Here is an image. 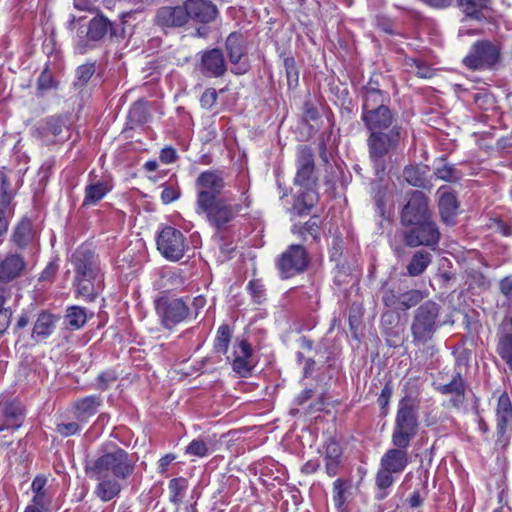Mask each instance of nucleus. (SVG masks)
Masks as SVG:
<instances>
[{
	"label": "nucleus",
	"instance_id": "1",
	"mask_svg": "<svg viewBox=\"0 0 512 512\" xmlns=\"http://www.w3.org/2000/svg\"><path fill=\"white\" fill-rule=\"evenodd\" d=\"M137 459L113 442L102 444L97 454L84 463V471L89 479L97 481L94 494L103 502L116 498L121 490V481L130 478L136 468Z\"/></svg>",
	"mask_w": 512,
	"mask_h": 512
},
{
	"label": "nucleus",
	"instance_id": "2",
	"mask_svg": "<svg viewBox=\"0 0 512 512\" xmlns=\"http://www.w3.org/2000/svg\"><path fill=\"white\" fill-rule=\"evenodd\" d=\"M225 186L224 173L220 170L203 171L195 180V212L217 231L226 230L236 216L251 205L246 192L242 193L240 202L236 204L220 198Z\"/></svg>",
	"mask_w": 512,
	"mask_h": 512
},
{
	"label": "nucleus",
	"instance_id": "3",
	"mask_svg": "<svg viewBox=\"0 0 512 512\" xmlns=\"http://www.w3.org/2000/svg\"><path fill=\"white\" fill-rule=\"evenodd\" d=\"M71 262L75 272L73 286L76 295L93 301L103 280L98 256L88 246L82 245L73 253Z\"/></svg>",
	"mask_w": 512,
	"mask_h": 512
},
{
	"label": "nucleus",
	"instance_id": "4",
	"mask_svg": "<svg viewBox=\"0 0 512 512\" xmlns=\"http://www.w3.org/2000/svg\"><path fill=\"white\" fill-rule=\"evenodd\" d=\"M367 147L369 158L376 174L384 172L386 168L385 157L397 150L403 136L402 127L392 126L389 130L368 132Z\"/></svg>",
	"mask_w": 512,
	"mask_h": 512
},
{
	"label": "nucleus",
	"instance_id": "5",
	"mask_svg": "<svg viewBox=\"0 0 512 512\" xmlns=\"http://www.w3.org/2000/svg\"><path fill=\"white\" fill-rule=\"evenodd\" d=\"M418 407L411 398L399 401L392 432V443L398 448H408L418 429Z\"/></svg>",
	"mask_w": 512,
	"mask_h": 512
},
{
	"label": "nucleus",
	"instance_id": "6",
	"mask_svg": "<svg viewBox=\"0 0 512 512\" xmlns=\"http://www.w3.org/2000/svg\"><path fill=\"white\" fill-rule=\"evenodd\" d=\"M502 62V47L500 43L490 40H477L472 44L463 65L473 71L496 70Z\"/></svg>",
	"mask_w": 512,
	"mask_h": 512
},
{
	"label": "nucleus",
	"instance_id": "7",
	"mask_svg": "<svg viewBox=\"0 0 512 512\" xmlns=\"http://www.w3.org/2000/svg\"><path fill=\"white\" fill-rule=\"evenodd\" d=\"M439 305L433 301H426L414 312L411 324L413 341L424 344L428 342L437 329Z\"/></svg>",
	"mask_w": 512,
	"mask_h": 512
},
{
	"label": "nucleus",
	"instance_id": "8",
	"mask_svg": "<svg viewBox=\"0 0 512 512\" xmlns=\"http://www.w3.org/2000/svg\"><path fill=\"white\" fill-rule=\"evenodd\" d=\"M310 259L306 249L299 244H292L277 258L276 267L281 279H289L303 273Z\"/></svg>",
	"mask_w": 512,
	"mask_h": 512
},
{
	"label": "nucleus",
	"instance_id": "9",
	"mask_svg": "<svg viewBox=\"0 0 512 512\" xmlns=\"http://www.w3.org/2000/svg\"><path fill=\"white\" fill-rule=\"evenodd\" d=\"M160 323L166 329H173L190 315L187 303L181 298H160L155 302Z\"/></svg>",
	"mask_w": 512,
	"mask_h": 512
},
{
	"label": "nucleus",
	"instance_id": "10",
	"mask_svg": "<svg viewBox=\"0 0 512 512\" xmlns=\"http://www.w3.org/2000/svg\"><path fill=\"white\" fill-rule=\"evenodd\" d=\"M157 249L170 261L180 260L188 248L183 233L172 227H164L157 236Z\"/></svg>",
	"mask_w": 512,
	"mask_h": 512
},
{
	"label": "nucleus",
	"instance_id": "11",
	"mask_svg": "<svg viewBox=\"0 0 512 512\" xmlns=\"http://www.w3.org/2000/svg\"><path fill=\"white\" fill-rule=\"evenodd\" d=\"M410 230L404 233V242L409 247L437 246L440 241V231L434 221L430 219L414 223Z\"/></svg>",
	"mask_w": 512,
	"mask_h": 512
},
{
	"label": "nucleus",
	"instance_id": "12",
	"mask_svg": "<svg viewBox=\"0 0 512 512\" xmlns=\"http://www.w3.org/2000/svg\"><path fill=\"white\" fill-rule=\"evenodd\" d=\"M296 174L294 184L301 187H315L317 175L313 150L305 145L298 147L296 152Z\"/></svg>",
	"mask_w": 512,
	"mask_h": 512
},
{
	"label": "nucleus",
	"instance_id": "13",
	"mask_svg": "<svg viewBox=\"0 0 512 512\" xmlns=\"http://www.w3.org/2000/svg\"><path fill=\"white\" fill-rule=\"evenodd\" d=\"M153 24L165 34L187 25L184 3L159 7L154 15Z\"/></svg>",
	"mask_w": 512,
	"mask_h": 512
},
{
	"label": "nucleus",
	"instance_id": "14",
	"mask_svg": "<svg viewBox=\"0 0 512 512\" xmlns=\"http://www.w3.org/2000/svg\"><path fill=\"white\" fill-rule=\"evenodd\" d=\"M425 298L418 289L403 290L400 287L386 289L382 296L384 305L394 311H407Z\"/></svg>",
	"mask_w": 512,
	"mask_h": 512
},
{
	"label": "nucleus",
	"instance_id": "15",
	"mask_svg": "<svg viewBox=\"0 0 512 512\" xmlns=\"http://www.w3.org/2000/svg\"><path fill=\"white\" fill-rule=\"evenodd\" d=\"M430 218L431 213L428 209V198L421 191H413L408 203L402 210V224L410 226L414 223H420Z\"/></svg>",
	"mask_w": 512,
	"mask_h": 512
},
{
	"label": "nucleus",
	"instance_id": "16",
	"mask_svg": "<svg viewBox=\"0 0 512 512\" xmlns=\"http://www.w3.org/2000/svg\"><path fill=\"white\" fill-rule=\"evenodd\" d=\"M65 122L60 116H50L40 120L33 128L32 136L45 145L57 143L63 139Z\"/></svg>",
	"mask_w": 512,
	"mask_h": 512
},
{
	"label": "nucleus",
	"instance_id": "17",
	"mask_svg": "<svg viewBox=\"0 0 512 512\" xmlns=\"http://www.w3.org/2000/svg\"><path fill=\"white\" fill-rule=\"evenodd\" d=\"M187 23L193 20L198 23L208 24L213 22L219 11L214 3L208 0H185Z\"/></svg>",
	"mask_w": 512,
	"mask_h": 512
},
{
	"label": "nucleus",
	"instance_id": "18",
	"mask_svg": "<svg viewBox=\"0 0 512 512\" xmlns=\"http://www.w3.org/2000/svg\"><path fill=\"white\" fill-rule=\"evenodd\" d=\"M396 119L397 112L390 107H380V109L361 113V120L368 132L389 130L395 125Z\"/></svg>",
	"mask_w": 512,
	"mask_h": 512
},
{
	"label": "nucleus",
	"instance_id": "19",
	"mask_svg": "<svg viewBox=\"0 0 512 512\" xmlns=\"http://www.w3.org/2000/svg\"><path fill=\"white\" fill-rule=\"evenodd\" d=\"M362 113L369 112L373 109H380L389 107L390 95L388 92L379 88L378 82L370 79L369 82L363 86L362 92Z\"/></svg>",
	"mask_w": 512,
	"mask_h": 512
},
{
	"label": "nucleus",
	"instance_id": "20",
	"mask_svg": "<svg viewBox=\"0 0 512 512\" xmlns=\"http://www.w3.org/2000/svg\"><path fill=\"white\" fill-rule=\"evenodd\" d=\"M436 389L442 395L450 396V407L457 410L464 408L466 402V384L459 372L453 374L448 383L438 384Z\"/></svg>",
	"mask_w": 512,
	"mask_h": 512
},
{
	"label": "nucleus",
	"instance_id": "21",
	"mask_svg": "<svg viewBox=\"0 0 512 512\" xmlns=\"http://www.w3.org/2000/svg\"><path fill=\"white\" fill-rule=\"evenodd\" d=\"M199 69L206 77H222L227 70L223 52L218 48L202 52Z\"/></svg>",
	"mask_w": 512,
	"mask_h": 512
},
{
	"label": "nucleus",
	"instance_id": "22",
	"mask_svg": "<svg viewBox=\"0 0 512 512\" xmlns=\"http://www.w3.org/2000/svg\"><path fill=\"white\" fill-rule=\"evenodd\" d=\"M23 419V408L18 401H0V432L18 429L22 425Z\"/></svg>",
	"mask_w": 512,
	"mask_h": 512
},
{
	"label": "nucleus",
	"instance_id": "23",
	"mask_svg": "<svg viewBox=\"0 0 512 512\" xmlns=\"http://www.w3.org/2000/svg\"><path fill=\"white\" fill-rule=\"evenodd\" d=\"M25 259L17 253H8L4 257L0 255V282L11 284L20 277L26 269Z\"/></svg>",
	"mask_w": 512,
	"mask_h": 512
},
{
	"label": "nucleus",
	"instance_id": "24",
	"mask_svg": "<svg viewBox=\"0 0 512 512\" xmlns=\"http://www.w3.org/2000/svg\"><path fill=\"white\" fill-rule=\"evenodd\" d=\"M225 46L230 62L238 65L234 72L244 74L247 71V66L240 63L242 57L246 54L243 37L240 34L231 33L226 39Z\"/></svg>",
	"mask_w": 512,
	"mask_h": 512
},
{
	"label": "nucleus",
	"instance_id": "25",
	"mask_svg": "<svg viewBox=\"0 0 512 512\" xmlns=\"http://www.w3.org/2000/svg\"><path fill=\"white\" fill-rule=\"evenodd\" d=\"M234 359L232 367L242 377H247L251 374L252 364V348L246 340L239 341L238 345L234 349Z\"/></svg>",
	"mask_w": 512,
	"mask_h": 512
},
{
	"label": "nucleus",
	"instance_id": "26",
	"mask_svg": "<svg viewBox=\"0 0 512 512\" xmlns=\"http://www.w3.org/2000/svg\"><path fill=\"white\" fill-rule=\"evenodd\" d=\"M407 448H392L387 450L381 458L380 467L394 473H401L408 465Z\"/></svg>",
	"mask_w": 512,
	"mask_h": 512
},
{
	"label": "nucleus",
	"instance_id": "27",
	"mask_svg": "<svg viewBox=\"0 0 512 512\" xmlns=\"http://www.w3.org/2000/svg\"><path fill=\"white\" fill-rule=\"evenodd\" d=\"M57 320L56 316L48 312H41L35 321L32 338L40 341L50 336L56 327Z\"/></svg>",
	"mask_w": 512,
	"mask_h": 512
},
{
	"label": "nucleus",
	"instance_id": "28",
	"mask_svg": "<svg viewBox=\"0 0 512 512\" xmlns=\"http://www.w3.org/2000/svg\"><path fill=\"white\" fill-rule=\"evenodd\" d=\"M497 427L500 431H505L512 427V402L507 393H502L496 407Z\"/></svg>",
	"mask_w": 512,
	"mask_h": 512
},
{
	"label": "nucleus",
	"instance_id": "29",
	"mask_svg": "<svg viewBox=\"0 0 512 512\" xmlns=\"http://www.w3.org/2000/svg\"><path fill=\"white\" fill-rule=\"evenodd\" d=\"M457 210L458 201L455 194L447 191L442 192L439 198V211L442 221L447 225H453Z\"/></svg>",
	"mask_w": 512,
	"mask_h": 512
},
{
	"label": "nucleus",
	"instance_id": "30",
	"mask_svg": "<svg viewBox=\"0 0 512 512\" xmlns=\"http://www.w3.org/2000/svg\"><path fill=\"white\" fill-rule=\"evenodd\" d=\"M35 238V232L33 230V224L29 219H22L15 227L11 241L13 244L23 249L27 247Z\"/></svg>",
	"mask_w": 512,
	"mask_h": 512
},
{
	"label": "nucleus",
	"instance_id": "31",
	"mask_svg": "<svg viewBox=\"0 0 512 512\" xmlns=\"http://www.w3.org/2000/svg\"><path fill=\"white\" fill-rule=\"evenodd\" d=\"M321 220L318 216H312L304 224H294L291 228V232L298 236L302 241H307L310 236L314 242H318L320 239Z\"/></svg>",
	"mask_w": 512,
	"mask_h": 512
},
{
	"label": "nucleus",
	"instance_id": "32",
	"mask_svg": "<svg viewBox=\"0 0 512 512\" xmlns=\"http://www.w3.org/2000/svg\"><path fill=\"white\" fill-rule=\"evenodd\" d=\"M108 32L113 36V24L103 15L94 17L90 22L87 30V37L92 41L101 40Z\"/></svg>",
	"mask_w": 512,
	"mask_h": 512
},
{
	"label": "nucleus",
	"instance_id": "33",
	"mask_svg": "<svg viewBox=\"0 0 512 512\" xmlns=\"http://www.w3.org/2000/svg\"><path fill=\"white\" fill-rule=\"evenodd\" d=\"M305 190L297 195L294 200L293 210L299 215L307 214L318 200L314 187H303Z\"/></svg>",
	"mask_w": 512,
	"mask_h": 512
},
{
	"label": "nucleus",
	"instance_id": "34",
	"mask_svg": "<svg viewBox=\"0 0 512 512\" xmlns=\"http://www.w3.org/2000/svg\"><path fill=\"white\" fill-rule=\"evenodd\" d=\"M101 398L95 395L86 396L74 403L77 418L80 420L87 419L97 413L101 405Z\"/></svg>",
	"mask_w": 512,
	"mask_h": 512
},
{
	"label": "nucleus",
	"instance_id": "35",
	"mask_svg": "<svg viewBox=\"0 0 512 512\" xmlns=\"http://www.w3.org/2000/svg\"><path fill=\"white\" fill-rule=\"evenodd\" d=\"M510 331L503 333L497 343V353L504 363L512 370V310L508 318Z\"/></svg>",
	"mask_w": 512,
	"mask_h": 512
},
{
	"label": "nucleus",
	"instance_id": "36",
	"mask_svg": "<svg viewBox=\"0 0 512 512\" xmlns=\"http://www.w3.org/2000/svg\"><path fill=\"white\" fill-rule=\"evenodd\" d=\"M432 262V255L424 250L417 251L407 265V273L409 276L416 277L424 273Z\"/></svg>",
	"mask_w": 512,
	"mask_h": 512
},
{
	"label": "nucleus",
	"instance_id": "37",
	"mask_svg": "<svg viewBox=\"0 0 512 512\" xmlns=\"http://www.w3.org/2000/svg\"><path fill=\"white\" fill-rule=\"evenodd\" d=\"M109 190L110 188L101 181L87 185L85 188V197L82 205L92 206L97 204L105 197Z\"/></svg>",
	"mask_w": 512,
	"mask_h": 512
},
{
	"label": "nucleus",
	"instance_id": "38",
	"mask_svg": "<svg viewBox=\"0 0 512 512\" xmlns=\"http://www.w3.org/2000/svg\"><path fill=\"white\" fill-rule=\"evenodd\" d=\"M168 489L170 493V502L173 503L177 508H179L183 502L186 491L188 489L187 479L184 477L171 479L169 481Z\"/></svg>",
	"mask_w": 512,
	"mask_h": 512
},
{
	"label": "nucleus",
	"instance_id": "39",
	"mask_svg": "<svg viewBox=\"0 0 512 512\" xmlns=\"http://www.w3.org/2000/svg\"><path fill=\"white\" fill-rule=\"evenodd\" d=\"M18 187H13L8 171L0 168V204L10 205L17 193Z\"/></svg>",
	"mask_w": 512,
	"mask_h": 512
},
{
	"label": "nucleus",
	"instance_id": "40",
	"mask_svg": "<svg viewBox=\"0 0 512 512\" xmlns=\"http://www.w3.org/2000/svg\"><path fill=\"white\" fill-rule=\"evenodd\" d=\"M350 489V484L340 478L333 482V502L337 512L348 510L346 507L347 493Z\"/></svg>",
	"mask_w": 512,
	"mask_h": 512
},
{
	"label": "nucleus",
	"instance_id": "41",
	"mask_svg": "<svg viewBox=\"0 0 512 512\" xmlns=\"http://www.w3.org/2000/svg\"><path fill=\"white\" fill-rule=\"evenodd\" d=\"M458 5L467 17L480 19L487 8L486 0H458Z\"/></svg>",
	"mask_w": 512,
	"mask_h": 512
},
{
	"label": "nucleus",
	"instance_id": "42",
	"mask_svg": "<svg viewBox=\"0 0 512 512\" xmlns=\"http://www.w3.org/2000/svg\"><path fill=\"white\" fill-rule=\"evenodd\" d=\"M393 474L394 472L387 471L382 467L379 468L375 478V483L378 488L376 498L378 500H382L388 495L387 489L394 483Z\"/></svg>",
	"mask_w": 512,
	"mask_h": 512
},
{
	"label": "nucleus",
	"instance_id": "43",
	"mask_svg": "<svg viewBox=\"0 0 512 512\" xmlns=\"http://www.w3.org/2000/svg\"><path fill=\"white\" fill-rule=\"evenodd\" d=\"M232 333L227 324L221 325L218 330L214 341V350L217 353L226 354L231 341Z\"/></svg>",
	"mask_w": 512,
	"mask_h": 512
},
{
	"label": "nucleus",
	"instance_id": "44",
	"mask_svg": "<svg viewBox=\"0 0 512 512\" xmlns=\"http://www.w3.org/2000/svg\"><path fill=\"white\" fill-rule=\"evenodd\" d=\"M66 321L71 329L77 330L81 328L87 321L86 310L80 306L68 308Z\"/></svg>",
	"mask_w": 512,
	"mask_h": 512
},
{
	"label": "nucleus",
	"instance_id": "45",
	"mask_svg": "<svg viewBox=\"0 0 512 512\" xmlns=\"http://www.w3.org/2000/svg\"><path fill=\"white\" fill-rule=\"evenodd\" d=\"M403 177L410 185L424 187L426 183L425 169L418 166L405 167Z\"/></svg>",
	"mask_w": 512,
	"mask_h": 512
},
{
	"label": "nucleus",
	"instance_id": "46",
	"mask_svg": "<svg viewBox=\"0 0 512 512\" xmlns=\"http://www.w3.org/2000/svg\"><path fill=\"white\" fill-rule=\"evenodd\" d=\"M95 73L94 63H86L79 66L76 70V82L75 85L83 87L91 79Z\"/></svg>",
	"mask_w": 512,
	"mask_h": 512
},
{
	"label": "nucleus",
	"instance_id": "47",
	"mask_svg": "<svg viewBox=\"0 0 512 512\" xmlns=\"http://www.w3.org/2000/svg\"><path fill=\"white\" fill-rule=\"evenodd\" d=\"M185 453L190 456L202 458L209 455V448L203 440L194 439L186 447Z\"/></svg>",
	"mask_w": 512,
	"mask_h": 512
},
{
	"label": "nucleus",
	"instance_id": "48",
	"mask_svg": "<svg viewBox=\"0 0 512 512\" xmlns=\"http://www.w3.org/2000/svg\"><path fill=\"white\" fill-rule=\"evenodd\" d=\"M253 301L262 304L266 299L265 287L260 280H251L247 286Z\"/></svg>",
	"mask_w": 512,
	"mask_h": 512
},
{
	"label": "nucleus",
	"instance_id": "49",
	"mask_svg": "<svg viewBox=\"0 0 512 512\" xmlns=\"http://www.w3.org/2000/svg\"><path fill=\"white\" fill-rule=\"evenodd\" d=\"M435 175L444 181L454 182L457 181L460 176L458 171L452 165H443L442 167L436 168Z\"/></svg>",
	"mask_w": 512,
	"mask_h": 512
},
{
	"label": "nucleus",
	"instance_id": "50",
	"mask_svg": "<svg viewBox=\"0 0 512 512\" xmlns=\"http://www.w3.org/2000/svg\"><path fill=\"white\" fill-rule=\"evenodd\" d=\"M284 67L286 70V76L289 87L297 86L299 73L295 65V60L292 57H288L284 60Z\"/></svg>",
	"mask_w": 512,
	"mask_h": 512
},
{
	"label": "nucleus",
	"instance_id": "51",
	"mask_svg": "<svg viewBox=\"0 0 512 512\" xmlns=\"http://www.w3.org/2000/svg\"><path fill=\"white\" fill-rule=\"evenodd\" d=\"M181 191L177 185H163L161 200L164 204H170L180 197Z\"/></svg>",
	"mask_w": 512,
	"mask_h": 512
},
{
	"label": "nucleus",
	"instance_id": "52",
	"mask_svg": "<svg viewBox=\"0 0 512 512\" xmlns=\"http://www.w3.org/2000/svg\"><path fill=\"white\" fill-rule=\"evenodd\" d=\"M217 98L218 95L214 88L206 89L200 98L201 107L207 110L211 109L216 104Z\"/></svg>",
	"mask_w": 512,
	"mask_h": 512
},
{
	"label": "nucleus",
	"instance_id": "53",
	"mask_svg": "<svg viewBox=\"0 0 512 512\" xmlns=\"http://www.w3.org/2000/svg\"><path fill=\"white\" fill-rule=\"evenodd\" d=\"M54 86V80L50 72L47 70L42 71L38 77L37 88L41 92H45Z\"/></svg>",
	"mask_w": 512,
	"mask_h": 512
},
{
	"label": "nucleus",
	"instance_id": "54",
	"mask_svg": "<svg viewBox=\"0 0 512 512\" xmlns=\"http://www.w3.org/2000/svg\"><path fill=\"white\" fill-rule=\"evenodd\" d=\"M116 379L117 375L114 371L103 372L97 377V387L101 390H106Z\"/></svg>",
	"mask_w": 512,
	"mask_h": 512
},
{
	"label": "nucleus",
	"instance_id": "55",
	"mask_svg": "<svg viewBox=\"0 0 512 512\" xmlns=\"http://www.w3.org/2000/svg\"><path fill=\"white\" fill-rule=\"evenodd\" d=\"M56 430L64 437L75 435L79 432L80 427L76 422L60 423L57 425Z\"/></svg>",
	"mask_w": 512,
	"mask_h": 512
},
{
	"label": "nucleus",
	"instance_id": "56",
	"mask_svg": "<svg viewBox=\"0 0 512 512\" xmlns=\"http://www.w3.org/2000/svg\"><path fill=\"white\" fill-rule=\"evenodd\" d=\"M9 210H10V205L0 204V236L4 235L8 230Z\"/></svg>",
	"mask_w": 512,
	"mask_h": 512
},
{
	"label": "nucleus",
	"instance_id": "57",
	"mask_svg": "<svg viewBox=\"0 0 512 512\" xmlns=\"http://www.w3.org/2000/svg\"><path fill=\"white\" fill-rule=\"evenodd\" d=\"M342 450L338 443L331 441L326 446L324 459H341Z\"/></svg>",
	"mask_w": 512,
	"mask_h": 512
},
{
	"label": "nucleus",
	"instance_id": "58",
	"mask_svg": "<svg viewBox=\"0 0 512 512\" xmlns=\"http://www.w3.org/2000/svg\"><path fill=\"white\" fill-rule=\"evenodd\" d=\"M12 284H5L0 282V309H6L5 304L12 296Z\"/></svg>",
	"mask_w": 512,
	"mask_h": 512
},
{
	"label": "nucleus",
	"instance_id": "59",
	"mask_svg": "<svg viewBox=\"0 0 512 512\" xmlns=\"http://www.w3.org/2000/svg\"><path fill=\"white\" fill-rule=\"evenodd\" d=\"M176 459V455L168 453L161 457L157 463L158 473L163 475L167 471L168 466Z\"/></svg>",
	"mask_w": 512,
	"mask_h": 512
},
{
	"label": "nucleus",
	"instance_id": "60",
	"mask_svg": "<svg viewBox=\"0 0 512 512\" xmlns=\"http://www.w3.org/2000/svg\"><path fill=\"white\" fill-rule=\"evenodd\" d=\"M499 288L501 293L508 299L512 300V276H507L500 281Z\"/></svg>",
	"mask_w": 512,
	"mask_h": 512
},
{
	"label": "nucleus",
	"instance_id": "61",
	"mask_svg": "<svg viewBox=\"0 0 512 512\" xmlns=\"http://www.w3.org/2000/svg\"><path fill=\"white\" fill-rule=\"evenodd\" d=\"M392 393V386L390 385V383H386L378 397V403L381 407H386L388 405Z\"/></svg>",
	"mask_w": 512,
	"mask_h": 512
},
{
	"label": "nucleus",
	"instance_id": "62",
	"mask_svg": "<svg viewBox=\"0 0 512 512\" xmlns=\"http://www.w3.org/2000/svg\"><path fill=\"white\" fill-rule=\"evenodd\" d=\"M341 465V459H325L326 473L330 477H334L338 474Z\"/></svg>",
	"mask_w": 512,
	"mask_h": 512
},
{
	"label": "nucleus",
	"instance_id": "63",
	"mask_svg": "<svg viewBox=\"0 0 512 512\" xmlns=\"http://www.w3.org/2000/svg\"><path fill=\"white\" fill-rule=\"evenodd\" d=\"M177 158L176 150L172 147H166L161 150L160 160L165 164H171L175 162Z\"/></svg>",
	"mask_w": 512,
	"mask_h": 512
},
{
	"label": "nucleus",
	"instance_id": "64",
	"mask_svg": "<svg viewBox=\"0 0 512 512\" xmlns=\"http://www.w3.org/2000/svg\"><path fill=\"white\" fill-rule=\"evenodd\" d=\"M11 311L10 309H0V334L4 333L11 320Z\"/></svg>",
	"mask_w": 512,
	"mask_h": 512
}]
</instances>
